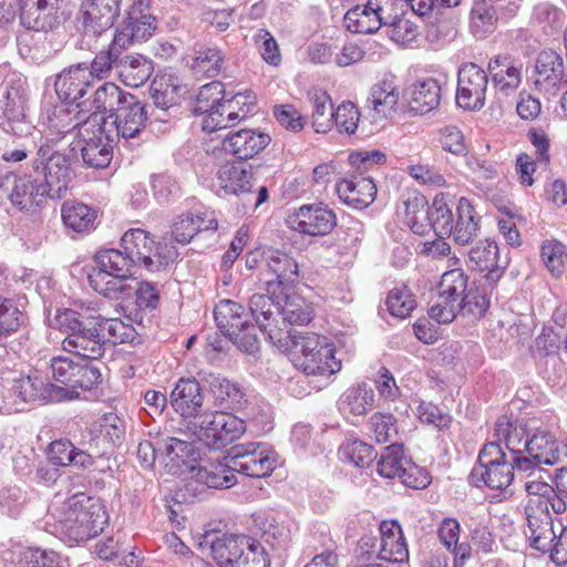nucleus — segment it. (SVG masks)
<instances>
[{
	"label": "nucleus",
	"instance_id": "obj_44",
	"mask_svg": "<svg viewBox=\"0 0 567 567\" xmlns=\"http://www.w3.org/2000/svg\"><path fill=\"white\" fill-rule=\"evenodd\" d=\"M224 60L225 54L218 47L198 44L194 51L192 69L197 75L214 79L220 74Z\"/></svg>",
	"mask_w": 567,
	"mask_h": 567
},
{
	"label": "nucleus",
	"instance_id": "obj_60",
	"mask_svg": "<svg viewBox=\"0 0 567 567\" xmlns=\"http://www.w3.org/2000/svg\"><path fill=\"white\" fill-rule=\"evenodd\" d=\"M254 44L261 59L271 66L281 63V53L277 40L266 29H258L252 35Z\"/></svg>",
	"mask_w": 567,
	"mask_h": 567
},
{
	"label": "nucleus",
	"instance_id": "obj_18",
	"mask_svg": "<svg viewBox=\"0 0 567 567\" xmlns=\"http://www.w3.org/2000/svg\"><path fill=\"white\" fill-rule=\"evenodd\" d=\"M231 452L230 462L234 470L246 476L261 478L270 475L275 470L274 456L259 443L236 445Z\"/></svg>",
	"mask_w": 567,
	"mask_h": 567
},
{
	"label": "nucleus",
	"instance_id": "obj_37",
	"mask_svg": "<svg viewBox=\"0 0 567 567\" xmlns=\"http://www.w3.org/2000/svg\"><path fill=\"white\" fill-rule=\"evenodd\" d=\"M132 276L90 272L87 279L90 286L103 297L110 300H127L134 292V286L131 284Z\"/></svg>",
	"mask_w": 567,
	"mask_h": 567
},
{
	"label": "nucleus",
	"instance_id": "obj_36",
	"mask_svg": "<svg viewBox=\"0 0 567 567\" xmlns=\"http://www.w3.org/2000/svg\"><path fill=\"white\" fill-rule=\"evenodd\" d=\"M487 70L496 92L504 96L516 91L522 82V69L508 56H494L489 60Z\"/></svg>",
	"mask_w": 567,
	"mask_h": 567
},
{
	"label": "nucleus",
	"instance_id": "obj_26",
	"mask_svg": "<svg viewBox=\"0 0 567 567\" xmlns=\"http://www.w3.org/2000/svg\"><path fill=\"white\" fill-rule=\"evenodd\" d=\"M526 528L525 537L530 547L542 553H547L550 543L555 540L556 528L550 513L542 508V504L525 505Z\"/></svg>",
	"mask_w": 567,
	"mask_h": 567
},
{
	"label": "nucleus",
	"instance_id": "obj_14",
	"mask_svg": "<svg viewBox=\"0 0 567 567\" xmlns=\"http://www.w3.org/2000/svg\"><path fill=\"white\" fill-rule=\"evenodd\" d=\"M394 0H368L344 14V25L352 33H373L392 19Z\"/></svg>",
	"mask_w": 567,
	"mask_h": 567
},
{
	"label": "nucleus",
	"instance_id": "obj_32",
	"mask_svg": "<svg viewBox=\"0 0 567 567\" xmlns=\"http://www.w3.org/2000/svg\"><path fill=\"white\" fill-rule=\"evenodd\" d=\"M254 523L260 538L272 549H287L291 542V522L274 513H259Z\"/></svg>",
	"mask_w": 567,
	"mask_h": 567
},
{
	"label": "nucleus",
	"instance_id": "obj_21",
	"mask_svg": "<svg viewBox=\"0 0 567 567\" xmlns=\"http://www.w3.org/2000/svg\"><path fill=\"white\" fill-rule=\"evenodd\" d=\"M468 278L460 268L445 271L437 286V295L450 302L460 303L465 308L472 303L478 309V313H484L488 308V300L485 296L473 295L467 291Z\"/></svg>",
	"mask_w": 567,
	"mask_h": 567
},
{
	"label": "nucleus",
	"instance_id": "obj_9",
	"mask_svg": "<svg viewBox=\"0 0 567 567\" xmlns=\"http://www.w3.org/2000/svg\"><path fill=\"white\" fill-rule=\"evenodd\" d=\"M516 464L498 443H486L478 454V465L471 472L475 485L483 482L492 489H505L514 480Z\"/></svg>",
	"mask_w": 567,
	"mask_h": 567
},
{
	"label": "nucleus",
	"instance_id": "obj_27",
	"mask_svg": "<svg viewBox=\"0 0 567 567\" xmlns=\"http://www.w3.org/2000/svg\"><path fill=\"white\" fill-rule=\"evenodd\" d=\"M525 455L534 461V468L519 471L528 477L542 472V465H555L560 462V449L556 437L545 429H537L526 441Z\"/></svg>",
	"mask_w": 567,
	"mask_h": 567
},
{
	"label": "nucleus",
	"instance_id": "obj_19",
	"mask_svg": "<svg viewBox=\"0 0 567 567\" xmlns=\"http://www.w3.org/2000/svg\"><path fill=\"white\" fill-rule=\"evenodd\" d=\"M80 399V392H0V414L25 412L50 403Z\"/></svg>",
	"mask_w": 567,
	"mask_h": 567
},
{
	"label": "nucleus",
	"instance_id": "obj_17",
	"mask_svg": "<svg viewBox=\"0 0 567 567\" xmlns=\"http://www.w3.org/2000/svg\"><path fill=\"white\" fill-rule=\"evenodd\" d=\"M495 436L496 443L501 446L504 444L507 456L516 464V471L534 468V461L525 455V445L529 434L523 423L501 416L495 423Z\"/></svg>",
	"mask_w": 567,
	"mask_h": 567
},
{
	"label": "nucleus",
	"instance_id": "obj_8",
	"mask_svg": "<svg viewBox=\"0 0 567 567\" xmlns=\"http://www.w3.org/2000/svg\"><path fill=\"white\" fill-rule=\"evenodd\" d=\"M81 155L87 167L101 169L109 166L113 157L116 134L107 130V118L90 114L81 126Z\"/></svg>",
	"mask_w": 567,
	"mask_h": 567
},
{
	"label": "nucleus",
	"instance_id": "obj_23",
	"mask_svg": "<svg viewBox=\"0 0 567 567\" xmlns=\"http://www.w3.org/2000/svg\"><path fill=\"white\" fill-rule=\"evenodd\" d=\"M535 71V86L548 96H555L567 84L564 60L553 50H544L537 55Z\"/></svg>",
	"mask_w": 567,
	"mask_h": 567
},
{
	"label": "nucleus",
	"instance_id": "obj_48",
	"mask_svg": "<svg viewBox=\"0 0 567 567\" xmlns=\"http://www.w3.org/2000/svg\"><path fill=\"white\" fill-rule=\"evenodd\" d=\"M403 203L405 206L406 224L414 234L425 235L431 229L433 230L431 206L425 208L426 200L424 196L414 195L412 198L409 197Z\"/></svg>",
	"mask_w": 567,
	"mask_h": 567
},
{
	"label": "nucleus",
	"instance_id": "obj_45",
	"mask_svg": "<svg viewBox=\"0 0 567 567\" xmlns=\"http://www.w3.org/2000/svg\"><path fill=\"white\" fill-rule=\"evenodd\" d=\"M308 100L312 107V127L317 133H327L332 127L333 111L330 95L320 89L308 92Z\"/></svg>",
	"mask_w": 567,
	"mask_h": 567
},
{
	"label": "nucleus",
	"instance_id": "obj_12",
	"mask_svg": "<svg viewBox=\"0 0 567 567\" xmlns=\"http://www.w3.org/2000/svg\"><path fill=\"white\" fill-rule=\"evenodd\" d=\"M122 0H84L79 23L83 38L92 41L107 32L121 12Z\"/></svg>",
	"mask_w": 567,
	"mask_h": 567
},
{
	"label": "nucleus",
	"instance_id": "obj_30",
	"mask_svg": "<svg viewBox=\"0 0 567 567\" xmlns=\"http://www.w3.org/2000/svg\"><path fill=\"white\" fill-rule=\"evenodd\" d=\"M81 103L76 104H60L54 106L52 113L49 115V135L41 142V144L48 142L51 146L53 143L59 141L63 135L78 130L79 137L81 136V126L86 122L87 117H84L79 110ZM54 150V147H52Z\"/></svg>",
	"mask_w": 567,
	"mask_h": 567
},
{
	"label": "nucleus",
	"instance_id": "obj_33",
	"mask_svg": "<svg viewBox=\"0 0 567 567\" xmlns=\"http://www.w3.org/2000/svg\"><path fill=\"white\" fill-rule=\"evenodd\" d=\"M378 557L392 563L409 559V550L401 525L396 520H383L379 526Z\"/></svg>",
	"mask_w": 567,
	"mask_h": 567
},
{
	"label": "nucleus",
	"instance_id": "obj_25",
	"mask_svg": "<svg viewBox=\"0 0 567 567\" xmlns=\"http://www.w3.org/2000/svg\"><path fill=\"white\" fill-rule=\"evenodd\" d=\"M20 21L28 30H53L61 22L58 0H20Z\"/></svg>",
	"mask_w": 567,
	"mask_h": 567
},
{
	"label": "nucleus",
	"instance_id": "obj_13",
	"mask_svg": "<svg viewBox=\"0 0 567 567\" xmlns=\"http://www.w3.org/2000/svg\"><path fill=\"white\" fill-rule=\"evenodd\" d=\"M266 270L259 274L266 292L275 296H285L284 290L292 286L298 279V264L288 254L277 249H266Z\"/></svg>",
	"mask_w": 567,
	"mask_h": 567
},
{
	"label": "nucleus",
	"instance_id": "obj_64",
	"mask_svg": "<svg viewBox=\"0 0 567 567\" xmlns=\"http://www.w3.org/2000/svg\"><path fill=\"white\" fill-rule=\"evenodd\" d=\"M497 244L489 239L478 241L468 254L470 262L473 268L480 271H485L487 268L494 267L497 262Z\"/></svg>",
	"mask_w": 567,
	"mask_h": 567
},
{
	"label": "nucleus",
	"instance_id": "obj_39",
	"mask_svg": "<svg viewBox=\"0 0 567 567\" xmlns=\"http://www.w3.org/2000/svg\"><path fill=\"white\" fill-rule=\"evenodd\" d=\"M215 321L221 332L228 337L238 333L244 328L249 329L250 318L245 308L233 300H220L214 311Z\"/></svg>",
	"mask_w": 567,
	"mask_h": 567
},
{
	"label": "nucleus",
	"instance_id": "obj_10",
	"mask_svg": "<svg viewBox=\"0 0 567 567\" xmlns=\"http://www.w3.org/2000/svg\"><path fill=\"white\" fill-rule=\"evenodd\" d=\"M194 435L209 449H224L239 440L246 432L245 422L231 413L214 412L206 414L197 424Z\"/></svg>",
	"mask_w": 567,
	"mask_h": 567
},
{
	"label": "nucleus",
	"instance_id": "obj_61",
	"mask_svg": "<svg viewBox=\"0 0 567 567\" xmlns=\"http://www.w3.org/2000/svg\"><path fill=\"white\" fill-rule=\"evenodd\" d=\"M373 392H343L338 401L343 414L362 415L374 405Z\"/></svg>",
	"mask_w": 567,
	"mask_h": 567
},
{
	"label": "nucleus",
	"instance_id": "obj_54",
	"mask_svg": "<svg viewBox=\"0 0 567 567\" xmlns=\"http://www.w3.org/2000/svg\"><path fill=\"white\" fill-rule=\"evenodd\" d=\"M24 320V313L11 299L0 297V355L7 353L3 338L18 331Z\"/></svg>",
	"mask_w": 567,
	"mask_h": 567
},
{
	"label": "nucleus",
	"instance_id": "obj_42",
	"mask_svg": "<svg viewBox=\"0 0 567 567\" xmlns=\"http://www.w3.org/2000/svg\"><path fill=\"white\" fill-rule=\"evenodd\" d=\"M182 90V82L178 76L164 73L153 79L150 95L157 109L166 111L179 102Z\"/></svg>",
	"mask_w": 567,
	"mask_h": 567
},
{
	"label": "nucleus",
	"instance_id": "obj_55",
	"mask_svg": "<svg viewBox=\"0 0 567 567\" xmlns=\"http://www.w3.org/2000/svg\"><path fill=\"white\" fill-rule=\"evenodd\" d=\"M403 446L398 443H391L381 454L377 464L378 473L385 478H395L401 476L405 466Z\"/></svg>",
	"mask_w": 567,
	"mask_h": 567
},
{
	"label": "nucleus",
	"instance_id": "obj_51",
	"mask_svg": "<svg viewBox=\"0 0 567 567\" xmlns=\"http://www.w3.org/2000/svg\"><path fill=\"white\" fill-rule=\"evenodd\" d=\"M61 214L64 225L76 233L89 231L94 227L96 214L83 203L65 202Z\"/></svg>",
	"mask_w": 567,
	"mask_h": 567
},
{
	"label": "nucleus",
	"instance_id": "obj_34",
	"mask_svg": "<svg viewBox=\"0 0 567 567\" xmlns=\"http://www.w3.org/2000/svg\"><path fill=\"white\" fill-rule=\"evenodd\" d=\"M286 296L275 297L264 293H255L249 299V318L254 320L260 331H262L268 338L271 331L284 330L278 327L277 317L280 310V300Z\"/></svg>",
	"mask_w": 567,
	"mask_h": 567
},
{
	"label": "nucleus",
	"instance_id": "obj_43",
	"mask_svg": "<svg viewBox=\"0 0 567 567\" xmlns=\"http://www.w3.org/2000/svg\"><path fill=\"white\" fill-rule=\"evenodd\" d=\"M48 458L56 466L89 467L93 464L91 454L75 447L68 440L53 441L48 450Z\"/></svg>",
	"mask_w": 567,
	"mask_h": 567
},
{
	"label": "nucleus",
	"instance_id": "obj_7",
	"mask_svg": "<svg viewBox=\"0 0 567 567\" xmlns=\"http://www.w3.org/2000/svg\"><path fill=\"white\" fill-rule=\"evenodd\" d=\"M121 246L134 266L151 272L161 271L177 258V250L166 243H155L154 237L141 228L128 229L121 238Z\"/></svg>",
	"mask_w": 567,
	"mask_h": 567
},
{
	"label": "nucleus",
	"instance_id": "obj_41",
	"mask_svg": "<svg viewBox=\"0 0 567 567\" xmlns=\"http://www.w3.org/2000/svg\"><path fill=\"white\" fill-rule=\"evenodd\" d=\"M246 544H248L246 535L224 534L210 543L213 559L220 567H236L243 549L247 548Z\"/></svg>",
	"mask_w": 567,
	"mask_h": 567
},
{
	"label": "nucleus",
	"instance_id": "obj_6",
	"mask_svg": "<svg viewBox=\"0 0 567 567\" xmlns=\"http://www.w3.org/2000/svg\"><path fill=\"white\" fill-rule=\"evenodd\" d=\"M431 218L433 231L437 237H452L457 245L472 243L481 229V216L473 204L465 197H461L456 205V225L449 224L452 220V207L443 196H435L431 205Z\"/></svg>",
	"mask_w": 567,
	"mask_h": 567
},
{
	"label": "nucleus",
	"instance_id": "obj_1",
	"mask_svg": "<svg viewBox=\"0 0 567 567\" xmlns=\"http://www.w3.org/2000/svg\"><path fill=\"white\" fill-rule=\"evenodd\" d=\"M30 165V173L14 179L9 195L12 206L24 213H35L48 199L62 198L72 181L70 156L48 142L39 145Z\"/></svg>",
	"mask_w": 567,
	"mask_h": 567
},
{
	"label": "nucleus",
	"instance_id": "obj_2",
	"mask_svg": "<svg viewBox=\"0 0 567 567\" xmlns=\"http://www.w3.org/2000/svg\"><path fill=\"white\" fill-rule=\"evenodd\" d=\"M109 517L100 499L75 494L68 499H54L49 506L47 525L69 542L81 543L103 532Z\"/></svg>",
	"mask_w": 567,
	"mask_h": 567
},
{
	"label": "nucleus",
	"instance_id": "obj_53",
	"mask_svg": "<svg viewBox=\"0 0 567 567\" xmlns=\"http://www.w3.org/2000/svg\"><path fill=\"white\" fill-rule=\"evenodd\" d=\"M165 454L172 465L179 468L188 480L190 465H197L193 443L177 437H168L165 442Z\"/></svg>",
	"mask_w": 567,
	"mask_h": 567
},
{
	"label": "nucleus",
	"instance_id": "obj_31",
	"mask_svg": "<svg viewBox=\"0 0 567 567\" xmlns=\"http://www.w3.org/2000/svg\"><path fill=\"white\" fill-rule=\"evenodd\" d=\"M92 84L89 68L83 64L63 70L56 78L55 92L63 102L75 104Z\"/></svg>",
	"mask_w": 567,
	"mask_h": 567
},
{
	"label": "nucleus",
	"instance_id": "obj_20",
	"mask_svg": "<svg viewBox=\"0 0 567 567\" xmlns=\"http://www.w3.org/2000/svg\"><path fill=\"white\" fill-rule=\"evenodd\" d=\"M256 96L251 92L237 93L231 99L220 104L223 112H214L206 120L202 121V128L205 132H215L235 125L238 121L246 118L254 110Z\"/></svg>",
	"mask_w": 567,
	"mask_h": 567
},
{
	"label": "nucleus",
	"instance_id": "obj_57",
	"mask_svg": "<svg viewBox=\"0 0 567 567\" xmlns=\"http://www.w3.org/2000/svg\"><path fill=\"white\" fill-rule=\"evenodd\" d=\"M542 261L553 277L559 278L567 261V248L558 240H546L540 248Z\"/></svg>",
	"mask_w": 567,
	"mask_h": 567
},
{
	"label": "nucleus",
	"instance_id": "obj_24",
	"mask_svg": "<svg viewBox=\"0 0 567 567\" xmlns=\"http://www.w3.org/2000/svg\"><path fill=\"white\" fill-rule=\"evenodd\" d=\"M155 29V18L152 14L127 10L125 18L115 30L114 45L126 50L135 43L148 40Z\"/></svg>",
	"mask_w": 567,
	"mask_h": 567
},
{
	"label": "nucleus",
	"instance_id": "obj_40",
	"mask_svg": "<svg viewBox=\"0 0 567 567\" xmlns=\"http://www.w3.org/2000/svg\"><path fill=\"white\" fill-rule=\"evenodd\" d=\"M120 80L131 87L142 86L154 71L153 62L147 58L136 54L126 55L115 64Z\"/></svg>",
	"mask_w": 567,
	"mask_h": 567
},
{
	"label": "nucleus",
	"instance_id": "obj_29",
	"mask_svg": "<svg viewBox=\"0 0 567 567\" xmlns=\"http://www.w3.org/2000/svg\"><path fill=\"white\" fill-rule=\"evenodd\" d=\"M271 142L270 135L258 130L243 128L229 132L223 138V150L246 161L264 151Z\"/></svg>",
	"mask_w": 567,
	"mask_h": 567
},
{
	"label": "nucleus",
	"instance_id": "obj_5",
	"mask_svg": "<svg viewBox=\"0 0 567 567\" xmlns=\"http://www.w3.org/2000/svg\"><path fill=\"white\" fill-rule=\"evenodd\" d=\"M52 377L56 384H44L38 372L23 374L10 371L2 378V386L9 390H92L100 383L101 373L94 367L80 368L65 358H54L51 362Z\"/></svg>",
	"mask_w": 567,
	"mask_h": 567
},
{
	"label": "nucleus",
	"instance_id": "obj_59",
	"mask_svg": "<svg viewBox=\"0 0 567 567\" xmlns=\"http://www.w3.org/2000/svg\"><path fill=\"white\" fill-rule=\"evenodd\" d=\"M385 305L393 317L401 319L409 317L416 306L413 295L405 286L390 290Z\"/></svg>",
	"mask_w": 567,
	"mask_h": 567
},
{
	"label": "nucleus",
	"instance_id": "obj_11",
	"mask_svg": "<svg viewBox=\"0 0 567 567\" xmlns=\"http://www.w3.org/2000/svg\"><path fill=\"white\" fill-rule=\"evenodd\" d=\"M217 181L225 193L246 196V202L254 209H257L268 199V188L266 186H260L256 193L251 190L254 186L252 168L243 162H227L223 164L218 168Z\"/></svg>",
	"mask_w": 567,
	"mask_h": 567
},
{
	"label": "nucleus",
	"instance_id": "obj_58",
	"mask_svg": "<svg viewBox=\"0 0 567 567\" xmlns=\"http://www.w3.org/2000/svg\"><path fill=\"white\" fill-rule=\"evenodd\" d=\"M95 318L99 328L105 333V348L124 343L133 339L134 329L131 324L123 322L121 319L104 318L95 311Z\"/></svg>",
	"mask_w": 567,
	"mask_h": 567
},
{
	"label": "nucleus",
	"instance_id": "obj_63",
	"mask_svg": "<svg viewBox=\"0 0 567 567\" xmlns=\"http://www.w3.org/2000/svg\"><path fill=\"white\" fill-rule=\"evenodd\" d=\"M370 432L377 443L392 442L398 435L395 417L390 413H375L369 422Z\"/></svg>",
	"mask_w": 567,
	"mask_h": 567
},
{
	"label": "nucleus",
	"instance_id": "obj_15",
	"mask_svg": "<svg viewBox=\"0 0 567 567\" xmlns=\"http://www.w3.org/2000/svg\"><path fill=\"white\" fill-rule=\"evenodd\" d=\"M286 225L291 230L303 235L326 236L336 227L337 217L331 209L322 204L302 205L288 214Z\"/></svg>",
	"mask_w": 567,
	"mask_h": 567
},
{
	"label": "nucleus",
	"instance_id": "obj_22",
	"mask_svg": "<svg viewBox=\"0 0 567 567\" xmlns=\"http://www.w3.org/2000/svg\"><path fill=\"white\" fill-rule=\"evenodd\" d=\"M146 122V112L144 105L133 94L122 102L118 111L113 115L111 122H107V130L116 134V142L121 138L125 142L137 138L142 133Z\"/></svg>",
	"mask_w": 567,
	"mask_h": 567
},
{
	"label": "nucleus",
	"instance_id": "obj_16",
	"mask_svg": "<svg viewBox=\"0 0 567 567\" xmlns=\"http://www.w3.org/2000/svg\"><path fill=\"white\" fill-rule=\"evenodd\" d=\"M487 73L475 63H466L458 70L456 103L464 110H481L486 100Z\"/></svg>",
	"mask_w": 567,
	"mask_h": 567
},
{
	"label": "nucleus",
	"instance_id": "obj_38",
	"mask_svg": "<svg viewBox=\"0 0 567 567\" xmlns=\"http://www.w3.org/2000/svg\"><path fill=\"white\" fill-rule=\"evenodd\" d=\"M441 100V86L435 79L416 81L408 90L410 111L425 114L437 107Z\"/></svg>",
	"mask_w": 567,
	"mask_h": 567
},
{
	"label": "nucleus",
	"instance_id": "obj_46",
	"mask_svg": "<svg viewBox=\"0 0 567 567\" xmlns=\"http://www.w3.org/2000/svg\"><path fill=\"white\" fill-rule=\"evenodd\" d=\"M94 260L96 267L91 272H102L103 275H133L135 267L127 254L118 249H102L95 254Z\"/></svg>",
	"mask_w": 567,
	"mask_h": 567
},
{
	"label": "nucleus",
	"instance_id": "obj_62",
	"mask_svg": "<svg viewBox=\"0 0 567 567\" xmlns=\"http://www.w3.org/2000/svg\"><path fill=\"white\" fill-rule=\"evenodd\" d=\"M386 25L388 35L395 43L409 45L419 37V27L405 17L392 14Z\"/></svg>",
	"mask_w": 567,
	"mask_h": 567
},
{
	"label": "nucleus",
	"instance_id": "obj_50",
	"mask_svg": "<svg viewBox=\"0 0 567 567\" xmlns=\"http://www.w3.org/2000/svg\"><path fill=\"white\" fill-rule=\"evenodd\" d=\"M369 103L380 117L391 116L399 103V91L390 81H381L371 89Z\"/></svg>",
	"mask_w": 567,
	"mask_h": 567
},
{
	"label": "nucleus",
	"instance_id": "obj_4",
	"mask_svg": "<svg viewBox=\"0 0 567 567\" xmlns=\"http://www.w3.org/2000/svg\"><path fill=\"white\" fill-rule=\"evenodd\" d=\"M53 324L66 333L62 341L65 351L89 360H97L104 354L105 333L97 326L94 310H59Z\"/></svg>",
	"mask_w": 567,
	"mask_h": 567
},
{
	"label": "nucleus",
	"instance_id": "obj_47",
	"mask_svg": "<svg viewBox=\"0 0 567 567\" xmlns=\"http://www.w3.org/2000/svg\"><path fill=\"white\" fill-rule=\"evenodd\" d=\"M239 390V386L220 373L200 371L196 377H183L174 390Z\"/></svg>",
	"mask_w": 567,
	"mask_h": 567
},
{
	"label": "nucleus",
	"instance_id": "obj_3",
	"mask_svg": "<svg viewBox=\"0 0 567 567\" xmlns=\"http://www.w3.org/2000/svg\"><path fill=\"white\" fill-rule=\"evenodd\" d=\"M270 342L286 352L293 365L310 375H331L341 368L334 358V347L327 337L301 334L292 329L271 331Z\"/></svg>",
	"mask_w": 567,
	"mask_h": 567
},
{
	"label": "nucleus",
	"instance_id": "obj_52",
	"mask_svg": "<svg viewBox=\"0 0 567 567\" xmlns=\"http://www.w3.org/2000/svg\"><path fill=\"white\" fill-rule=\"evenodd\" d=\"M223 102L224 86L220 82L213 81L200 87L193 105V113L204 115L203 120H206L214 112H223Z\"/></svg>",
	"mask_w": 567,
	"mask_h": 567
},
{
	"label": "nucleus",
	"instance_id": "obj_56",
	"mask_svg": "<svg viewBox=\"0 0 567 567\" xmlns=\"http://www.w3.org/2000/svg\"><path fill=\"white\" fill-rule=\"evenodd\" d=\"M339 455L343 461L358 467H368L377 454L374 449L363 441L349 439L339 447Z\"/></svg>",
	"mask_w": 567,
	"mask_h": 567
},
{
	"label": "nucleus",
	"instance_id": "obj_49",
	"mask_svg": "<svg viewBox=\"0 0 567 567\" xmlns=\"http://www.w3.org/2000/svg\"><path fill=\"white\" fill-rule=\"evenodd\" d=\"M131 95L123 92L116 84L106 82L94 92L93 104L96 111L91 114H99L105 117L103 114L109 113V117L113 118V115L122 106V102L126 101Z\"/></svg>",
	"mask_w": 567,
	"mask_h": 567
},
{
	"label": "nucleus",
	"instance_id": "obj_35",
	"mask_svg": "<svg viewBox=\"0 0 567 567\" xmlns=\"http://www.w3.org/2000/svg\"><path fill=\"white\" fill-rule=\"evenodd\" d=\"M337 193L347 205L357 209L368 207L377 195V186L372 177L352 176L337 184Z\"/></svg>",
	"mask_w": 567,
	"mask_h": 567
},
{
	"label": "nucleus",
	"instance_id": "obj_28",
	"mask_svg": "<svg viewBox=\"0 0 567 567\" xmlns=\"http://www.w3.org/2000/svg\"><path fill=\"white\" fill-rule=\"evenodd\" d=\"M188 485L198 483L209 488H228L236 484V470L230 457H224L206 465H190Z\"/></svg>",
	"mask_w": 567,
	"mask_h": 567
}]
</instances>
